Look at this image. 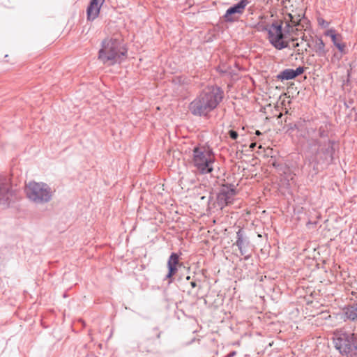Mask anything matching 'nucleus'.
Instances as JSON below:
<instances>
[{
    "label": "nucleus",
    "mask_w": 357,
    "mask_h": 357,
    "mask_svg": "<svg viewBox=\"0 0 357 357\" xmlns=\"http://www.w3.org/2000/svg\"><path fill=\"white\" fill-rule=\"evenodd\" d=\"M179 261V256L176 253H172L167 261L168 273L166 275V279H170L169 283L172 282V276L176 273Z\"/></svg>",
    "instance_id": "13"
},
{
    "label": "nucleus",
    "mask_w": 357,
    "mask_h": 357,
    "mask_svg": "<svg viewBox=\"0 0 357 357\" xmlns=\"http://www.w3.org/2000/svg\"><path fill=\"white\" fill-rule=\"evenodd\" d=\"M315 52L319 56H325L327 50L325 48V43L321 38H317L314 44Z\"/></svg>",
    "instance_id": "16"
},
{
    "label": "nucleus",
    "mask_w": 357,
    "mask_h": 357,
    "mask_svg": "<svg viewBox=\"0 0 357 357\" xmlns=\"http://www.w3.org/2000/svg\"><path fill=\"white\" fill-rule=\"evenodd\" d=\"M127 52L122 43L116 38H106L102 42L98 59L105 64L114 65L121 62Z\"/></svg>",
    "instance_id": "2"
},
{
    "label": "nucleus",
    "mask_w": 357,
    "mask_h": 357,
    "mask_svg": "<svg viewBox=\"0 0 357 357\" xmlns=\"http://www.w3.org/2000/svg\"><path fill=\"white\" fill-rule=\"evenodd\" d=\"M238 247L241 255H245L247 252V248L249 245V241L245 236L243 231L242 229H239L236 232V243Z\"/></svg>",
    "instance_id": "15"
},
{
    "label": "nucleus",
    "mask_w": 357,
    "mask_h": 357,
    "mask_svg": "<svg viewBox=\"0 0 357 357\" xmlns=\"http://www.w3.org/2000/svg\"><path fill=\"white\" fill-rule=\"evenodd\" d=\"M335 347L342 354H349L357 350V340L355 334L341 333L333 338Z\"/></svg>",
    "instance_id": "6"
},
{
    "label": "nucleus",
    "mask_w": 357,
    "mask_h": 357,
    "mask_svg": "<svg viewBox=\"0 0 357 357\" xmlns=\"http://www.w3.org/2000/svg\"><path fill=\"white\" fill-rule=\"evenodd\" d=\"M190 285H191L192 287L194 288V287H196L197 284H196V282L195 281H192V282H190Z\"/></svg>",
    "instance_id": "27"
},
{
    "label": "nucleus",
    "mask_w": 357,
    "mask_h": 357,
    "mask_svg": "<svg viewBox=\"0 0 357 357\" xmlns=\"http://www.w3.org/2000/svg\"><path fill=\"white\" fill-rule=\"evenodd\" d=\"M340 318L344 321L357 322V303H353L343 309L342 314H340Z\"/></svg>",
    "instance_id": "14"
},
{
    "label": "nucleus",
    "mask_w": 357,
    "mask_h": 357,
    "mask_svg": "<svg viewBox=\"0 0 357 357\" xmlns=\"http://www.w3.org/2000/svg\"><path fill=\"white\" fill-rule=\"evenodd\" d=\"M288 17L290 19V20L287 21L285 22L284 26H282V29L285 35H287L290 33L291 31H293V26H296L298 24V20H295L294 16L289 14Z\"/></svg>",
    "instance_id": "17"
},
{
    "label": "nucleus",
    "mask_w": 357,
    "mask_h": 357,
    "mask_svg": "<svg viewBox=\"0 0 357 357\" xmlns=\"http://www.w3.org/2000/svg\"><path fill=\"white\" fill-rule=\"evenodd\" d=\"M229 135L230 137L233 139H236L238 136L237 132H236L233 130H230L229 131Z\"/></svg>",
    "instance_id": "21"
},
{
    "label": "nucleus",
    "mask_w": 357,
    "mask_h": 357,
    "mask_svg": "<svg viewBox=\"0 0 357 357\" xmlns=\"http://www.w3.org/2000/svg\"><path fill=\"white\" fill-rule=\"evenodd\" d=\"M333 142L330 140H326L323 144L319 145L318 154H322L324 160L327 162H331L333 159L334 147Z\"/></svg>",
    "instance_id": "9"
},
{
    "label": "nucleus",
    "mask_w": 357,
    "mask_h": 357,
    "mask_svg": "<svg viewBox=\"0 0 357 357\" xmlns=\"http://www.w3.org/2000/svg\"><path fill=\"white\" fill-rule=\"evenodd\" d=\"M255 146H256V143H252V144L250 145V148L251 149H253Z\"/></svg>",
    "instance_id": "26"
},
{
    "label": "nucleus",
    "mask_w": 357,
    "mask_h": 357,
    "mask_svg": "<svg viewBox=\"0 0 357 357\" xmlns=\"http://www.w3.org/2000/svg\"><path fill=\"white\" fill-rule=\"evenodd\" d=\"M217 70H218V72H220L221 74H225V73H227V70L223 69V68H220V67H218V68H217Z\"/></svg>",
    "instance_id": "22"
},
{
    "label": "nucleus",
    "mask_w": 357,
    "mask_h": 357,
    "mask_svg": "<svg viewBox=\"0 0 357 357\" xmlns=\"http://www.w3.org/2000/svg\"><path fill=\"white\" fill-rule=\"evenodd\" d=\"M27 198L36 204H45L52 200L53 190L45 183L31 181L25 188Z\"/></svg>",
    "instance_id": "3"
},
{
    "label": "nucleus",
    "mask_w": 357,
    "mask_h": 357,
    "mask_svg": "<svg viewBox=\"0 0 357 357\" xmlns=\"http://www.w3.org/2000/svg\"><path fill=\"white\" fill-rule=\"evenodd\" d=\"M300 45L299 43H293L292 47L296 48Z\"/></svg>",
    "instance_id": "24"
},
{
    "label": "nucleus",
    "mask_w": 357,
    "mask_h": 357,
    "mask_svg": "<svg viewBox=\"0 0 357 357\" xmlns=\"http://www.w3.org/2000/svg\"><path fill=\"white\" fill-rule=\"evenodd\" d=\"M105 0H91L87 8V19L94 20L100 13V10Z\"/></svg>",
    "instance_id": "11"
},
{
    "label": "nucleus",
    "mask_w": 357,
    "mask_h": 357,
    "mask_svg": "<svg viewBox=\"0 0 357 357\" xmlns=\"http://www.w3.org/2000/svg\"><path fill=\"white\" fill-rule=\"evenodd\" d=\"M236 355V351H233L228 355V357H233Z\"/></svg>",
    "instance_id": "25"
},
{
    "label": "nucleus",
    "mask_w": 357,
    "mask_h": 357,
    "mask_svg": "<svg viewBox=\"0 0 357 357\" xmlns=\"http://www.w3.org/2000/svg\"><path fill=\"white\" fill-rule=\"evenodd\" d=\"M294 69L287 68L278 75L277 77L280 80H289L295 78L294 75Z\"/></svg>",
    "instance_id": "18"
},
{
    "label": "nucleus",
    "mask_w": 357,
    "mask_h": 357,
    "mask_svg": "<svg viewBox=\"0 0 357 357\" xmlns=\"http://www.w3.org/2000/svg\"><path fill=\"white\" fill-rule=\"evenodd\" d=\"M305 127V124L303 123H298L294 125H290L289 128L287 130V132L294 131L295 129L298 130V131H301V135L303 137H305V134L303 133V129Z\"/></svg>",
    "instance_id": "19"
},
{
    "label": "nucleus",
    "mask_w": 357,
    "mask_h": 357,
    "mask_svg": "<svg viewBox=\"0 0 357 357\" xmlns=\"http://www.w3.org/2000/svg\"><path fill=\"white\" fill-rule=\"evenodd\" d=\"M186 279H187V280H190V276H188V277L186 278Z\"/></svg>",
    "instance_id": "29"
},
{
    "label": "nucleus",
    "mask_w": 357,
    "mask_h": 357,
    "mask_svg": "<svg viewBox=\"0 0 357 357\" xmlns=\"http://www.w3.org/2000/svg\"><path fill=\"white\" fill-rule=\"evenodd\" d=\"M261 30L268 32V40L275 49L281 50L289 47V43L284 40L286 35L282 29V22H274L262 26Z\"/></svg>",
    "instance_id": "5"
},
{
    "label": "nucleus",
    "mask_w": 357,
    "mask_h": 357,
    "mask_svg": "<svg viewBox=\"0 0 357 357\" xmlns=\"http://www.w3.org/2000/svg\"><path fill=\"white\" fill-rule=\"evenodd\" d=\"M236 190L234 188L223 187L218 195V204L221 208L233 202Z\"/></svg>",
    "instance_id": "8"
},
{
    "label": "nucleus",
    "mask_w": 357,
    "mask_h": 357,
    "mask_svg": "<svg viewBox=\"0 0 357 357\" xmlns=\"http://www.w3.org/2000/svg\"><path fill=\"white\" fill-rule=\"evenodd\" d=\"M223 94L224 92L221 88L214 86H208L189 104V110L194 116H206L222 101Z\"/></svg>",
    "instance_id": "1"
},
{
    "label": "nucleus",
    "mask_w": 357,
    "mask_h": 357,
    "mask_svg": "<svg viewBox=\"0 0 357 357\" xmlns=\"http://www.w3.org/2000/svg\"><path fill=\"white\" fill-rule=\"evenodd\" d=\"M17 199L16 190L13 189L10 179L0 178V208H6Z\"/></svg>",
    "instance_id": "7"
},
{
    "label": "nucleus",
    "mask_w": 357,
    "mask_h": 357,
    "mask_svg": "<svg viewBox=\"0 0 357 357\" xmlns=\"http://www.w3.org/2000/svg\"><path fill=\"white\" fill-rule=\"evenodd\" d=\"M304 72V68L303 67H298L296 70H294V77H297L300 75H301Z\"/></svg>",
    "instance_id": "20"
},
{
    "label": "nucleus",
    "mask_w": 357,
    "mask_h": 357,
    "mask_svg": "<svg viewBox=\"0 0 357 357\" xmlns=\"http://www.w3.org/2000/svg\"><path fill=\"white\" fill-rule=\"evenodd\" d=\"M250 3L249 0H241L237 4L229 8L225 14L226 21L232 22L230 16L233 14H242L245 7Z\"/></svg>",
    "instance_id": "10"
},
{
    "label": "nucleus",
    "mask_w": 357,
    "mask_h": 357,
    "mask_svg": "<svg viewBox=\"0 0 357 357\" xmlns=\"http://www.w3.org/2000/svg\"><path fill=\"white\" fill-rule=\"evenodd\" d=\"M255 134H256L257 135H260L261 133V132H260L259 130H257V131L255 132Z\"/></svg>",
    "instance_id": "28"
},
{
    "label": "nucleus",
    "mask_w": 357,
    "mask_h": 357,
    "mask_svg": "<svg viewBox=\"0 0 357 357\" xmlns=\"http://www.w3.org/2000/svg\"><path fill=\"white\" fill-rule=\"evenodd\" d=\"M319 23L321 25H324L325 26H327L328 25V22H326L323 19L319 20Z\"/></svg>",
    "instance_id": "23"
},
{
    "label": "nucleus",
    "mask_w": 357,
    "mask_h": 357,
    "mask_svg": "<svg viewBox=\"0 0 357 357\" xmlns=\"http://www.w3.org/2000/svg\"><path fill=\"white\" fill-rule=\"evenodd\" d=\"M325 36H328L331 38L333 45L337 48L340 52L342 54L345 53L346 45L342 43V36L337 34L336 31L333 29H330L325 32Z\"/></svg>",
    "instance_id": "12"
},
{
    "label": "nucleus",
    "mask_w": 357,
    "mask_h": 357,
    "mask_svg": "<svg viewBox=\"0 0 357 357\" xmlns=\"http://www.w3.org/2000/svg\"><path fill=\"white\" fill-rule=\"evenodd\" d=\"M214 162L215 157L211 150L205 147H195L193 149L192 163L201 174L211 173Z\"/></svg>",
    "instance_id": "4"
}]
</instances>
